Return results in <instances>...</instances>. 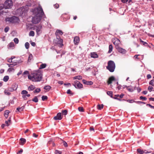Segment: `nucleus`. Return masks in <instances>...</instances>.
I'll use <instances>...</instances> for the list:
<instances>
[{
    "mask_svg": "<svg viewBox=\"0 0 154 154\" xmlns=\"http://www.w3.org/2000/svg\"><path fill=\"white\" fill-rule=\"evenodd\" d=\"M103 104H101V105L99 104L97 105V108L98 109L100 110L103 108Z\"/></svg>",
    "mask_w": 154,
    "mask_h": 154,
    "instance_id": "31",
    "label": "nucleus"
},
{
    "mask_svg": "<svg viewBox=\"0 0 154 154\" xmlns=\"http://www.w3.org/2000/svg\"><path fill=\"white\" fill-rule=\"evenodd\" d=\"M78 110L79 111L81 112H83L84 111V109L83 107H79L78 108Z\"/></svg>",
    "mask_w": 154,
    "mask_h": 154,
    "instance_id": "41",
    "label": "nucleus"
},
{
    "mask_svg": "<svg viewBox=\"0 0 154 154\" xmlns=\"http://www.w3.org/2000/svg\"><path fill=\"white\" fill-rule=\"evenodd\" d=\"M46 66L47 65L45 63L42 64L40 65L39 68L40 69H44L46 67Z\"/></svg>",
    "mask_w": 154,
    "mask_h": 154,
    "instance_id": "27",
    "label": "nucleus"
},
{
    "mask_svg": "<svg viewBox=\"0 0 154 154\" xmlns=\"http://www.w3.org/2000/svg\"><path fill=\"white\" fill-rule=\"evenodd\" d=\"M136 103L138 104H145V103L144 102H142V101H137L136 102Z\"/></svg>",
    "mask_w": 154,
    "mask_h": 154,
    "instance_id": "59",
    "label": "nucleus"
},
{
    "mask_svg": "<svg viewBox=\"0 0 154 154\" xmlns=\"http://www.w3.org/2000/svg\"><path fill=\"white\" fill-rule=\"evenodd\" d=\"M82 79V76L80 75L74 77L73 78V79L74 80L78 79L80 80Z\"/></svg>",
    "mask_w": 154,
    "mask_h": 154,
    "instance_id": "23",
    "label": "nucleus"
},
{
    "mask_svg": "<svg viewBox=\"0 0 154 154\" xmlns=\"http://www.w3.org/2000/svg\"><path fill=\"white\" fill-rule=\"evenodd\" d=\"M23 152V150L22 149H21L17 153V154H21Z\"/></svg>",
    "mask_w": 154,
    "mask_h": 154,
    "instance_id": "58",
    "label": "nucleus"
},
{
    "mask_svg": "<svg viewBox=\"0 0 154 154\" xmlns=\"http://www.w3.org/2000/svg\"><path fill=\"white\" fill-rule=\"evenodd\" d=\"M120 40L117 38L115 39V41L113 42V43L116 45V46H119L118 45L120 44Z\"/></svg>",
    "mask_w": 154,
    "mask_h": 154,
    "instance_id": "12",
    "label": "nucleus"
},
{
    "mask_svg": "<svg viewBox=\"0 0 154 154\" xmlns=\"http://www.w3.org/2000/svg\"><path fill=\"white\" fill-rule=\"evenodd\" d=\"M148 89L149 91L150 92H151L153 89V87L152 86H149L148 87Z\"/></svg>",
    "mask_w": 154,
    "mask_h": 154,
    "instance_id": "55",
    "label": "nucleus"
},
{
    "mask_svg": "<svg viewBox=\"0 0 154 154\" xmlns=\"http://www.w3.org/2000/svg\"><path fill=\"white\" fill-rule=\"evenodd\" d=\"M9 79V77L8 76H5L3 78V81L4 82H6Z\"/></svg>",
    "mask_w": 154,
    "mask_h": 154,
    "instance_id": "32",
    "label": "nucleus"
},
{
    "mask_svg": "<svg viewBox=\"0 0 154 154\" xmlns=\"http://www.w3.org/2000/svg\"><path fill=\"white\" fill-rule=\"evenodd\" d=\"M51 87L49 85H47L44 87V89L46 90V91H49L51 89Z\"/></svg>",
    "mask_w": 154,
    "mask_h": 154,
    "instance_id": "25",
    "label": "nucleus"
},
{
    "mask_svg": "<svg viewBox=\"0 0 154 154\" xmlns=\"http://www.w3.org/2000/svg\"><path fill=\"white\" fill-rule=\"evenodd\" d=\"M149 84L152 86H154V80H151L149 82Z\"/></svg>",
    "mask_w": 154,
    "mask_h": 154,
    "instance_id": "42",
    "label": "nucleus"
},
{
    "mask_svg": "<svg viewBox=\"0 0 154 154\" xmlns=\"http://www.w3.org/2000/svg\"><path fill=\"white\" fill-rule=\"evenodd\" d=\"M140 98L141 99H142L143 100H146L147 99V98L145 97H143L142 96H141L140 97Z\"/></svg>",
    "mask_w": 154,
    "mask_h": 154,
    "instance_id": "52",
    "label": "nucleus"
},
{
    "mask_svg": "<svg viewBox=\"0 0 154 154\" xmlns=\"http://www.w3.org/2000/svg\"><path fill=\"white\" fill-rule=\"evenodd\" d=\"M52 141H53V140L52 139H50V140L48 141V145H50L51 144H52Z\"/></svg>",
    "mask_w": 154,
    "mask_h": 154,
    "instance_id": "48",
    "label": "nucleus"
},
{
    "mask_svg": "<svg viewBox=\"0 0 154 154\" xmlns=\"http://www.w3.org/2000/svg\"><path fill=\"white\" fill-rule=\"evenodd\" d=\"M35 88V87L33 85H31L28 88V90L29 91H32Z\"/></svg>",
    "mask_w": 154,
    "mask_h": 154,
    "instance_id": "26",
    "label": "nucleus"
},
{
    "mask_svg": "<svg viewBox=\"0 0 154 154\" xmlns=\"http://www.w3.org/2000/svg\"><path fill=\"white\" fill-rule=\"evenodd\" d=\"M32 100V101L35 103H37L38 101V99L37 96H35Z\"/></svg>",
    "mask_w": 154,
    "mask_h": 154,
    "instance_id": "30",
    "label": "nucleus"
},
{
    "mask_svg": "<svg viewBox=\"0 0 154 154\" xmlns=\"http://www.w3.org/2000/svg\"><path fill=\"white\" fill-rule=\"evenodd\" d=\"M62 113L64 115H66L67 113V111L66 110H63L62 111Z\"/></svg>",
    "mask_w": 154,
    "mask_h": 154,
    "instance_id": "35",
    "label": "nucleus"
},
{
    "mask_svg": "<svg viewBox=\"0 0 154 154\" xmlns=\"http://www.w3.org/2000/svg\"><path fill=\"white\" fill-rule=\"evenodd\" d=\"M91 56L93 58H97L98 57L97 54L95 52L91 53Z\"/></svg>",
    "mask_w": 154,
    "mask_h": 154,
    "instance_id": "14",
    "label": "nucleus"
},
{
    "mask_svg": "<svg viewBox=\"0 0 154 154\" xmlns=\"http://www.w3.org/2000/svg\"><path fill=\"white\" fill-rule=\"evenodd\" d=\"M106 68L110 72H113L115 68V64L114 62L112 60L109 61Z\"/></svg>",
    "mask_w": 154,
    "mask_h": 154,
    "instance_id": "3",
    "label": "nucleus"
},
{
    "mask_svg": "<svg viewBox=\"0 0 154 154\" xmlns=\"http://www.w3.org/2000/svg\"><path fill=\"white\" fill-rule=\"evenodd\" d=\"M107 94L111 97H112V92L111 91H108L107 92Z\"/></svg>",
    "mask_w": 154,
    "mask_h": 154,
    "instance_id": "39",
    "label": "nucleus"
},
{
    "mask_svg": "<svg viewBox=\"0 0 154 154\" xmlns=\"http://www.w3.org/2000/svg\"><path fill=\"white\" fill-rule=\"evenodd\" d=\"M33 13L35 15L32 18V22L34 24L38 23L40 22L42 18L45 16L41 6H39L38 8H35Z\"/></svg>",
    "mask_w": 154,
    "mask_h": 154,
    "instance_id": "1",
    "label": "nucleus"
},
{
    "mask_svg": "<svg viewBox=\"0 0 154 154\" xmlns=\"http://www.w3.org/2000/svg\"><path fill=\"white\" fill-rule=\"evenodd\" d=\"M42 100L43 101L47 100L48 97L46 96H43L42 97Z\"/></svg>",
    "mask_w": 154,
    "mask_h": 154,
    "instance_id": "40",
    "label": "nucleus"
},
{
    "mask_svg": "<svg viewBox=\"0 0 154 154\" xmlns=\"http://www.w3.org/2000/svg\"><path fill=\"white\" fill-rule=\"evenodd\" d=\"M4 92L5 94L7 95H9L11 94V93L9 92L8 91L6 90H5Z\"/></svg>",
    "mask_w": 154,
    "mask_h": 154,
    "instance_id": "43",
    "label": "nucleus"
},
{
    "mask_svg": "<svg viewBox=\"0 0 154 154\" xmlns=\"http://www.w3.org/2000/svg\"><path fill=\"white\" fill-rule=\"evenodd\" d=\"M28 93V92L26 90H23L22 91L21 94L23 95H24L27 94Z\"/></svg>",
    "mask_w": 154,
    "mask_h": 154,
    "instance_id": "45",
    "label": "nucleus"
},
{
    "mask_svg": "<svg viewBox=\"0 0 154 154\" xmlns=\"http://www.w3.org/2000/svg\"><path fill=\"white\" fill-rule=\"evenodd\" d=\"M14 57L12 58V57H11V58H9L8 60V61L9 62H13V63L12 64H7V65L9 67H12L17 64V62H14V61H12L13 59H14Z\"/></svg>",
    "mask_w": 154,
    "mask_h": 154,
    "instance_id": "7",
    "label": "nucleus"
},
{
    "mask_svg": "<svg viewBox=\"0 0 154 154\" xmlns=\"http://www.w3.org/2000/svg\"><path fill=\"white\" fill-rule=\"evenodd\" d=\"M25 11V9L24 8H19L17 11L18 12H20V14H23Z\"/></svg>",
    "mask_w": 154,
    "mask_h": 154,
    "instance_id": "19",
    "label": "nucleus"
},
{
    "mask_svg": "<svg viewBox=\"0 0 154 154\" xmlns=\"http://www.w3.org/2000/svg\"><path fill=\"white\" fill-rule=\"evenodd\" d=\"M63 33L61 30L59 29H57L55 33V35L57 36L59 35H62Z\"/></svg>",
    "mask_w": 154,
    "mask_h": 154,
    "instance_id": "13",
    "label": "nucleus"
},
{
    "mask_svg": "<svg viewBox=\"0 0 154 154\" xmlns=\"http://www.w3.org/2000/svg\"><path fill=\"white\" fill-rule=\"evenodd\" d=\"M8 91H14L13 89L11 88V87H9L8 88Z\"/></svg>",
    "mask_w": 154,
    "mask_h": 154,
    "instance_id": "57",
    "label": "nucleus"
},
{
    "mask_svg": "<svg viewBox=\"0 0 154 154\" xmlns=\"http://www.w3.org/2000/svg\"><path fill=\"white\" fill-rule=\"evenodd\" d=\"M36 32L37 33L38 35H39V34L41 32V29H42V26L41 25H39L36 26Z\"/></svg>",
    "mask_w": 154,
    "mask_h": 154,
    "instance_id": "9",
    "label": "nucleus"
},
{
    "mask_svg": "<svg viewBox=\"0 0 154 154\" xmlns=\"http://www.w3.org/2000/svg\"><path fill=\"white\" fill-rule=\"evenodd\" d=\"M82 81L83 83L88 85H91L93 84V82L91 81H87L85 79H83Z\"/></svg>",
    "mask_w": 154,
    "mask_h": 154,
    "instance_id": "11",
    "label": "nucleus"
},
{
    "mask_svg": "<svg viewBox=\"0 0 154 154\" xmlns=\"http://www.w3.org/2000/svg\"><path fill=\"white\" fill-rule=\"evenodd\" d=\"M25 46L26 49H28L29 48V44L28 42H26L25 43Z\"/></svg>",
    "mask_w": 154,
    "mask_h": 154,
    "instance_id": "34",
    "label": "nucleus"
},
{
    "mask_svg": "<svg viewBox=\"0 0 154 154\" xmlns=\"http://www.w3.org/2000/svg\"><path fill=\"white\" fill-rule=\"evenodd\" d=\"M5 123L7 126H8L11 124V118L9 117L8 120L5 121Z\"/></svg>",
    "mask_w": 154,
    "mask_h": 154,
    "instance_id": "18",
    "label": "nucleus"
},
{
    "mask_svg": "<svg viewBox=\"0 0 154 154\" xmlns=\"http://www.w3.org/2000/svg\"><path fill=\"white\" fill-rule=\"evenodd\" d=\"M26 74H27V75H29V72L27 71H24L23 74V75H26Z\"/></svg>",
    "mask_w": 154,
    "mask_h": 154,
    "instance_id": "56",
    "label": "nucleus"
},
{
    "mask_svg": "<svg viewBox=\"0 0 154 154\" xmlns=\"http://www.w3.org/2000/svg\"><path fill=\"white\" fill-rule=\"evenodd\" d=\"M57 39L58 41L57 42L58 44H59L60 45H61V44L62 45L63 40L62 39H60L59 40V39L58 38H57Z\"/></svg>",
    "mask_w": 154,
    "mask_h": 154,
    "instance_id": "36",
    "label": "nucleus"
},
{
    "mask_svg": "<svg viewBox=\"0 0 154 154\" xmlns=\"http://www.w3.org/2000/svg\"><path fill=\"white\" fill-rule=\"evenodd\" d=\"M20 143L21 145H23L26 142V139L23 138H21L20 139Z\"/></svg>",
    "mask_w": 154,
    "mask_h": 154,
    "instance_id": "17",
    "label": "nucleus"
},
{
    "mask_svg": "<svg viewBox=\"0 0 154 154\" xmlns=\"http://www.w3.org/2000/svg\"><path fill=\"white\" fill-rule=\"evenodd\" d=\"M127 89L130 92H132L134 90L133 88L131 86L127 87Z\"/></svg>",
    "mask_w": 154,
    "mask_h": 154,
    "instance_id": "20",
    "label": "nucleus"
},
{
    "mask_svg": "<svg viewBox=\"0 0 154 154\" xmlns=\"http://www.w3.org/2000/svg\"><path fill=\"white\" fill-rule=\"evenodd\" d=\"M32 57H33L32 55V54H29L28 57V61L29 62L30 61H31L32 59Z\"/></svg>",
    "mask_w": 154,
    "mask_h": 154,
    "instance_id": "37",
    "label": "nucleus"
},
{
    "mask_svg": "<svg viewBox=\"0 0 154 154\" xmlns=\"http://www.w3.org/2000/svg\"><path fill=\"white\" fill-rule=\"evenodd\" d=\"M54 6L55 8H57L59 7V5L58 4H56L54 5Z\"/></svg>",
    "mask_w": 154,
    "mask_h": 154,
    "instance_id": "60",
    "label": "nucleus"
},
{
    "mask_svg": "<svg viewBox=\"0 0 154 154\" xmlns=\"http://www.w3.org/2000/svg\"><path fill=\"white\" fill-rule=\"evenodd\" d=\"M9 112V111L8 110H6L5 111L4 114V116L5 118H7L8 117V114Z\"/></svg>",
    "mask_w": 154,
    "mask_h": 154,
    "instance_id": "22",
    "label": "nucleus"
},
{
    "mask_svg": "<svg viewBox=\"0 0 154 154\" xmlns=\"http://www.w3.org/2000/svg\"><path fill=\"white\" fill-rule=\"evenodd\" d=\"M67 93L68 94H70L71 95H72L73 94V93L71 91L70 89H69L67 90Z\"/></svg>",
    "mask_w": 154,
    "mask_h": 154,
    "instance_id": "47",
    "label": "nucleus"
},
{
    "mask_svg": "<svg viewBox=\"0 0 154 154\" xmlns=\"http://www.w3.org/2000/svg\"><path fill=\"white\" fill-rule=\"evenodd\" d=\"M63 145L67 147L68 146L67 143L64 141H63Z\"/></svg>",
    "mask_w": 154,
    "mask_h": 154,
    "instance_id": "51",
    "label": "nucleus"
},
{
    "mask_svg": "<svg viewBox=\"0 0 154 154\" xmlns=\"http://www.w3.org/2000/svg\"><path fill=\"white\" fill-rule=\"evenodd\" d=\"M137 152L140 154H142L144 153V152L143 150H141L140 149H138L137 150Z\"/></svg>",
    "mask_w": 154,
    "mask_h": 154,
    "instance_id": "33",
    "label": "nucleus"
},
{
    "mask_svg": "<svg viewBox=\"0 0 154 154\" xmlns=\"http://www.w3.org/2000/svg\"><path fill=\"white\" fill-rule=\"evenodd\" d=\"M121 2L123 3H125L127 2L128 0H121Z\"/></svg>",
    "mask_w": 154,
    "mask_h": 154,
    "instance_id": "61",
    "label": "nucleus"
},
{
    "mask_svg": "<svg viewBox=\"0 0 154 154\" xmlns=\"http://www.w3.org/2000/svg\"><path fill=\"white\" fill-rule=\"evenodd\" d=\"M9 30V27L8 26H7L5 28L4 31L5 32H7Z\"/></svg>",
    "mask_w": 154,
    "mask_h": 154,
    "instance_id": "49",
    "label": "nucleus"
},
{
    "mask_svg": "<svg viewBox=\"0 0 154 154\" xmlns=\"http://www.w3.org/2000/svg\"><path fill=\"white\" fill-rule=\"evenodd\" d=\"M22 72V70H20L19 72L17 74L18 75H20L21 74Z\"/></svg>",
    "mask_w": 154,
    "mask_h": 154,
    "instance_id": "64",
    "label": "nucleus"
},
{
    "mask_svg": "<svg viewBox=\"0 0 154 154\" xmlns=\"http://www.w3.org/2000/svg\"><path fill=\"white\" fill-rule=\"evenodd\" d=\"M6 21H8L12 23H15L18 22V18L15 16H13L11 17H8L6 18Z\"/></svg>",
    "mask_w": 154,
    "mask_h": 154,
    "instance_id": "4",
    "label": "nucleus"
},
{
    "mask_svg": "<svg viewBox=\"0 0 154 154\" xmlns=\"http://www.w3.org/2000/svg\"><path fill=\"white\" fill-rule=\"evenodd\" d=\"M31 45H32V46L34 47V46H35V43L34 42H32L31 43Z\"/></svg>",
    "mask_w": 154,
    "mask_h": 154,
    "instance_id": "63",
    "label": "nucleus"
},
{
    "mask_svg": "<svg viewBox=\"0 0 154 154\" xmlns=\"http://www.w3.org/2000/svg\"><path fill=\"white\" fill-rule=\"evenodd\" d=\"M73 85L76 88H82V85L78 81L75 80L74 81Z\"/></svg>",
    "mask_w": 154,
    "mask_h": 154,
    "instance_id": "6",
    "label": "nucleus"
},
{
    "mask_svg": "<svg viewBox=\"0 0 154 154\" xmlns=\"http://www.w3.org/2000/svg\"><path fill=\"white\" fill-rule=\"evenodd\" d=\"M25 108V106H23L20 107H18L17 108V110L19 112H21L23 110V109Z\"/></svg>",
    "mask_w": 154,
    "mask_h": 154,
    "instance_id": "21",
    "label": "nucleus"
},
{
    "mask_svg": "<svg viewBox=\"0 0 154 154\" xmlns=\"http://www.w3.org/2000/svg\"><path fill=\"white\" fill-rule=\"evenodd\" d=\"M4 8V4H0V14H2L3 11H2V10Z\"/></svg>",
    "mask_w": 154,
    "mask_h": 154,
    "instance_id": "24",
    "label": "nucleus"
},
{
    "mask_svg": "<svg viewBox=\"0 0 154 154\" xmlns=\"http://www.w3.org/2000/svg\"><path fill=\"white\" fill-rule=\"evenodd\" d=\"M116 49L119 53L123 54H125L126 53V51L125 49L119 46H116Z\"/></svg>",
    "mask_w": 154,
    "mask_h": 154,
    "instance_id": "8",
    "label": "nucleus"
},
{
    "mask_svg": "<svg viewBox=\"0 0 154 154\" xmlns=\"http://www.w3.org/2000/svg\"><path fill=\"white\" fill-rule=\"evenodd\" d=\"M147 106H149L150 107H151V108H153L154 109V106H152L151 105H150V104H147Z\"/></svg>",
    "mask_w": 154,
    "mask_h": 154,
    "instance_id": "62",
    "label": "nucleus"
},
{
    "mask_svg": "<svg viewBox=\"0 0 154 154\" xmlns=\"http://www.w3.org/2000/svg\"><path fill=\"white\" fill-rule=\"evenodd\" d=\"M8 72H11L14 71V69L13 68H9L8 70Z\"/></svg>",
    "mask_w": 154,
    "mask_h": 154,
    "instance_id": "46",
    "label": "nucleus"
},
{
    "mask_svg": "<svg viewBox=\"0 0 154 154\" xmlns=\"http://www.w3.org/2000/svg\"><path fill=\"white\" fill-rule=\"evenodd\" d=\"M115 79V78L113 76H111L110 77L108 81V83L109 84L112 83V82Z\"/></svg>",
    "mask_w": 154,
    "mask_h": 154,
    "instance_id": "15",
    "label": "nucleus"
},
{
    "mask_svg": "<svg viewBox=\"0 0 154 154\" xmlns=\"http://www.w3.org/2000/svg\"><path fill=\"white\" fill-rule=\"evenodd\" d=\"M11 87L14 90H16L17 88V86L16 84L12 85Z\"/></svg>",
    "mask_w": 154,
    "mask_h": 154,
    "instance_id": "29",
    "label": "nucleus"
},
{
    "mask_svg": "<svg viewBox=\"0 0 154 154\" xmlns=\"http://www.w3.org/2000/svg\"><path fill=\"white\" fill-rule=\"evenodd\" d=\"M55 153L56 154H61V152L60 151H58V150H56Z\"/></svg>",
    "mask_w": 154,
    "mask_h": 154,
    "instance_id": "54",
    "label": "nucleus"
},
{
    "mask_svg": "<svg viewBox=\"0 0 154 154\" xmlns=\"http://www.w3.org/2000/svg\"><path fill=\"white\" fill-rule=\"evenodd\" d=\"M109 51H108L109 53H110L112 51L113 49V47L112 45H110L109 46Z\"/></svg>",
    "mask_w": 154,
    "mask_h": 154,
    "instance_id": "28",
    "label": "nucleus"
},
{
    "mask_svg": "<svg viewBox=\"0 0 154 154\" xmlns=\"http://www.w3.org/2000/svg\"><path fill=\"white\" fill-rule=\"evenodd\" d=\"M54 119L55 120L61 119L62 117H61V113L60 112L58 113L57 116L54 117Z\"/></svg>",
    "mask_w": 154,
    "mask_h": 154,
    "instance_id": "10",
    "label": "nucleus"
},
{
    "mask_svg": "<svg viewBox=\"0 0 154 154\" xmlns=\"http://www.w3.org/2000/svg\"><path fill=\"white\" fill-rule=\"evenodd\" d=\"M29 34V36H33L35 35L34 32L33 31H31L30 32Z\"/></svg>",
    "mask_w": 154,
    "mask_h": 154,
    "instance_id": "38",
    "label": "nucleus"
},
{
    "mask_svg": "<svg viewBox=\"0 0 154 154\" xmlns=\"http://www.w3.org/2000/svg\"><path fill=\"white\" fill-rule=\"evenodd\" d=\"M14 41L16 44H18L19 42V40L17 38H15Z\"/></svg>",
    "mask_w": 154,
    "mask_h": 154,
    "instance_id": "44",
    "label": "nucleus"
},
{
    "mask_svg": "<svg viewBox=\"0 0 154 154\" xmlns=\"http://www.w3.org/2000/svg\"><path fill=\"white\" fill-rule=\"evenodd\" d=\"M13 6V2L11 0H7L4 3V8L8 9L11 8Z\"/></svg>",
    "mask_w": 154,
    "mask_h": 154,
    "instance_id": "5",
    "label": "nucleus"
},
{
    "mask_svg": "<svg viewBox=\"0 0 154 154\" xmlns=\"http://www.w3.org/2000/svg\"><path fill=\"white\" fill-rule=\"evenodd\" d=\"M41 91V89L40 88H37L35 89V91H34V93H38Z\"/></svg>",
    "mask_w": 154,
    "mask_h": 154,
    "instance_id": "50",
    "label": "nucleus"
},
{
    "mask_svg": "<svg viewBox=\"0 0 154 154\" xmlns=\"http://www.w3.org/2000/svg\"><path fill=\"white\" fill-rule=\"evenodd\" d=\"M79 41V38L77 36L75 37L74 39V43L75 44H77Z\"/></svg>",
    "mask_w": 154,
    "mask_h": 154,
    "instance_id": "16",
    "label": "nucleus"
},
{
    "mask_svg": "<svg viewBox=\"0 0 154 154\" xmlns=\"http://www.w3.org/2000/svg\"><path fill=\"white\" fill-rule=\"evenodd\" d=\"M28 78L33 82H39L42 79V74L40 71H36L30 75H28Z\"/></svg>",
    "mask_w": 154,
    "mask_h": 154,
    "instance_id": "2",
    "label": "nucleus"
},
{
    "mask_svg": "<svg viewBox=\"0 0 154 154\" xmlns=\"http://www.w3.org/2000/svg\"><path fill=\"white\" fill-rule=\"evenodd\" d=\"M14 43L13 42H11L9 44V46L10 47H14Z\"/></svg>",
    "mask_w": 154,
    "mask_h": 154,
    "instance_id": "53",
    "label": "nucleus"
}]
</instances>
